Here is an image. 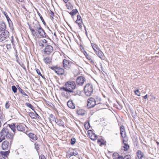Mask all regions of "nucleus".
Listing matches in <instances>:
<instances>
[{
  "label": "nucleus",
  "mask_w": 159,
  "mask_h": 159,
  "mask_svg": "<svg viewBox=\"0 0 159 159\" xmlns=\"http://www.w3.org/2000/svg\"><path fill=\"white\" fill-rule=\"evenodd\" d=\"M76 84L74 81H68L66 82L65 85V87H62L60 88L61 90H63L66 92L69 93H74L73 95H76L79 93H80V92L79 91L76 92H74L73 90L75 89L76 87Z\"/></svg>",
  "instance_id": "f257e3e1"
},
{
  "label": "nucleus",
  "mask_w": 159,
  "mask_h": 159,
  "mask_svg": "<svg viewBox=\"0 0 159 159\" xmlns=\"http://www.w3.org/2000/svg\"><path fill=\"white\" fill-rule=\"evenodd\" d=\"M14 135L10 132L7 127H3L0 132V143L4 139H9L11 142L13 139Z\"/></svg>",
  "instance_id": "f03ea898"
},
{
  "label": "nucleus",
  "mask_w": 159,
  "mask_h": 159,
  "mask_svg": "<svg viewBox=\"0 0 159 159\" xmlns=\"http://www.w3.org/2000/svg\"><path fill=\"white\" fill-rule=\"evenodd\" d=\"M32 34L36 38H39V35L42 37L44 38L46 36V33L42 28L35 29H31Z\"/></svg>",
  "instance_id": "7ed1b4c3"
},
{
  "label": "nucleus",
  "mask_w": 159,
  "mask_h": 159,
  "mask_svg": "<svg viewBox=\"0 0 159 159\" xmlns=\"http://www.w3.org/2000/svg\"><path fill=\"white\" fill-rule=\"evenodd\" d=\"M84 92L85 94L88 96H91L93 92V86L91 84H87L84 86Z\"/></svg>",
  "instance_id": "20e7f679"
},
{
  "label": "nucleus",
  "mask_w": 159,
  "mask_h": 159,
  "mask_svg": "<svg viewBox=\"0 0 159 159\" xmlns=\"http://www.w3.org/2000/svg\"><path fill=\"white\" fill-rule=\"evenodd\" d=\"M100 103L98 101L92 98H89L87 100V106L89 108L93 107L96 105Z\"/></svg>",
  "instance_id": "39448f33"
},
{
  "label": "nucleus",
  "mask_w": 159,
  "mask_h": 159,
  "mask_svg": "<svg viewBox=\"0 0 159 159\" xmlns=\"http://www.w3.org/2000/svg\"><path fill=\"white\" fill-rule=\"evenodd\" d=\"M44 50V55L46 56L50 55L53 51V47L50 45H47L45 47Z\"/></svg>",
  "instance_id": "423d86ee"
},
{
  "label": "nucleus",
  "mask_w": 159,
  "mask_h": 159,
  "mask_svg": "<svg viewBox=\"0 0 159 159\" xmlns=\"http://www.w3.org/2000/svg\"><path fill=\"white\" fill-rule=\"evenodd\" d=\"M9 33L7 30L2 31L0 34V42L5 40L9 37Z\"/></svg>",
  "instance_id": "0eeeda50"
},
{
  "label": "nucleus",
  "mask_w": 159,
  "mask_h": 159,
  "mask_svg": "<svg viewBox=\"0 0 159 159\" xmlns=\"http://www.w3.org/2000/svg\"><path fill=\"white\" fill-rule=\"evenodd\" d=\"M73 63L70 62L66 59H64L63 61V65L64 68L66 69H69L71 68V64Z\"/></svg>",
  "instance_id": "6e6552de"
},
{
  "label": "nucleus",
  "mask_w": 159,
  "mask_h": 159,
  "mask_svg": "<svg viewBox=\"0 0 159 159\" xmlns=\"http://www.w3.org/2000/svg\"><path fill=\"white\" fill-rule=\"evenodd\" d=\"M42 28L41 26L38 22L36 21L33 22L32 25L31 26H29L30 29L31 31V29L34 30L35 29H41Z\"/></svg>",
  "instance_id": "1a4fd4ad"
},
{
  "label": "nucleus",
  "mask_w": 159,
  "mask_h": 159,
  "mask_svg": "<svg viewBox=\"0 0 159 159\" xmlns=\"http://www.w3.org/2000/svg\"><path fill=\"white\" fill-rule=\"evenodd\" d=\"M10 147V145L8 141H4L2 144V148L3 150H7Z\"/></svg>",
  "instance_id": "9d476101"
},
{
  "label": "nucleus",
  "mask_w": 159,
  "mask_h": 159,
  "mask_svg": "<svg viewBox=\"0 0 159 159\" xmlns=\"http://www.w3.org/2000/svg\"><path fill=\"white\" fill-rule=\"evenodd\" d=\"M136 153L137 157H136V159H145L144 154L141 150H138Z\"/></svg>",
  "instance_id": "9b49d317"
},
{
  "label": "nucleus",
  "mask_w": 159,
  "mask_h": 159,
  "mask_svg": "<svg viewBox=\"0 0 159 159\" xmlns=\"http://www.w3.org/2000/svg\"><path fill=\"white\" fill-rule=\"evenodd\" d=\"M85 78L83 76L78 77L76 79V83L77 84L82 85L85 81Z\"/></svg>",
  "instance_id": "f8f14e48"
},
{
  "label": "nucleus",
  "mask_w": 159,
  "mask_h": 159,
  "mask_svg": "<svg viewBox=\"0 0 159 159\" xmlns=\"http://www.w3.org/2000/svg\"><path fill=\"white\" fill-rule=\"evenodd\" d=\"M25 125L20 124L16 125V128L18 131L24 132L25 130Z\"/></svg>",
  "instance_id": "ddd939ff"
},
{
  "label": "nucleus",
  "mask_w": 159,
  "mask_h": 159,
  "mask_svg": "<svg viewBox=\"0 0 159 159\" xmlns=\"http://www.w3.org/2000/svg\"><path fill=\"white\" fill-rule=\"evenodd\" d=\"M120 134L121 137L124 138L126 136V133L125 131V127L123 125H121L120 128Z\"/></svg>",
  "instance_id": "4468645a"
},
{
  "label": "nucleus",
  "mask_w": 159,
  "mask_h": 159,
  "mask_svg": "<svg viewBox=\"0 0 159 159\" xmlns=\"http://www.w3.org/2000/svg\"><path fill=\"white\" fill-rule=\"evenodd\" d=\"M38 44L40 47H46L48 45L47 41L45 39H42L39 41Z\"/></svg>",
  "instance_id": "2eb2a0df"
},
{
  "label": "nucleus",
  "mask_w": 159,
  "mask_h": 159,
  "mask_svg": "<svg viewBox=\"0 0 159 159\" xmlns=\"http://www.w3.org/2000/svg\"><path fill=\"white\" fill-rule=\"evenodd\" d=\"M9 153L10 152L8 151H1L0 152V154L2 157L1 159H6V158H7Z\"/></svg>",
  "instance_id": "dca6fc26"
},
{
  "label": "nucleus",
  "mask_w": 159,
  "mask_h": 159,
  "mask_svg": "<svg viewBox=\"0 0 159 159\" xmlns=\"http://www.w3.org/2000/svg\"><path fill=\"white\" fill-rule=\"evenodd\" d=\"M55 72L59 75H63L65 73V70L62 68L57 67Z\"/></svg>",
  "instance_id": "f3484780"
},
{
  "label": "nucleus",
  "mask_w": 159,
  "mask_h": 159,
  "mask_svg": "<svg viewBox=\"0 0 159 159\" xmlns=\"http://www.w3.org/2000/svg\"><path fill=\"white\" fill-rule=\"evenodd\" d=\"M16 126L15 124H8V126L6 127H7L8 129L9 130V131L10 132V129H11L14 133H15L16 131Z\"/></svg>",
  "instance_id": "a211bd4d"
},
{
  "label": "nucleus",
  "mask_w": 159,
  "mask_h": 159,
  "mask_svg": "<svg viewBox=\"0 0 159 159\" xmlns=\"http://www.w3.org/2000/svg\"><path fill=\"white\" fill-rule=\"evenodd\" d=\"M55 122L59 126L65 127L64 123L62 120L57 119L56 120H55Z\"/></svg>",
  "instance_id": "6ab92c4d"
},
{
  "label": "nucleus",
  "mask_w": 159,
  "mask_h": 159,
  "mask_svg": "<svg viewBox=\"0 0 159 159\" xmlns=\"http://www.w3.org/2000/svg\"><path fill=\"white\" fill-rule=\"evenodd\" d=\"M95 53L101 59H103L104 54L100 49L98 52H96Z\"/></svg>",
  "instance_id": "aec40b11"
},
{
  "label": "nucleus",
  "mask_w": 159,
  "mask_h": 159,
  "mask_svg": "<svg viewBox=\"0 0 159 159\" xmlns=\"http://www.w3.org/2000/svg\"><path fill=\"white\" fill-rule=\"evenodd\" d=\"M28 135L31 139L34 141L36 140L37 139V137L36 135L33 133H29Z\"/></svg>",
  "instance_id": "412c9836"
},
{
  "label": "nucleus",
  "mask_w": 159,
  "mask_h": 159,
  "mask_svg": "<svg viewBox=\"0 0 159 159\" xmlns=\"http://www.w3.org/2000/svg\"><path fill=\"white\" fill-rule=\"evenodd\" d=\"M91 45L95 53L97 52H98L100 49L98 45L92 43Z\"/></svg>",
  "instance_id": "4be33fe9"
},
{
  "label": "nucleus",
  "mask_w": 159,
  "mask_h": 159,
  "mask_svg": "<svg viewBox=\"0 0 159 159\" xmlns=\"http://www.w3.org/2000/svg\"><path fill=\"white\" fill-rule=\"evenodd\" d=\"M122 156L120 155L117 152H114L112 155V157L114 159H120V157Z\"/></svg>",
  "instance_id": "5701e85b"
},
{
  "label": "nucleus",
  "mask_w": 159,
  "mask_h": 159,
  "mask_svg": "<svg viewBox=\"0 0 159 159\" xmlns=\"http://www.w3.org/2000/svg\"><path fill=\"white\" fill-rule=\"evenodd\" d=\"M68 106L71 108L74 109L75 106L74 105L72 101H69L67 102Z\"/></svg>",
  "instance_id": "b1692460"
},
{
  "label": "nucleus",
  "mask_w": 159,
  "mask_h": 159,
  "mask_svg": "<svg viewBox=\"0 0 159 159\" xmlns=\"http://www.w3.org/2000/svg\"><path fill=\"white\" fill-rule=\"evenodd\" d=\"M77 113L78 115L83 116L85 114L86 111L84 110L80 109L77 111Z\"/></svg>",
  "instance_id": "393cba45"
},
{
  "label": "nucleus",
  "mask_w": 159,
  "mask_h": 159,
  "mask_svg": "<svg viewBox=\"0 0 159 159\" xmlns=\"http://www.w3.org/2000/svg\"><path fill=\"white\" fill-rule=\"evenodd\" d=\"M6 28V26L5 24L3 22H0V30H5Z\"/></svg>",
  "instance_id": "a878e982"
},
{
  "label": "nucleus",
  "mask_w": 159,
  "mask_h": 159,
  "mask_svg": "<svg viewBox=\"0 0 159 159\" xmlns=\"http://www.w3.org/2000/svg\"><path fill=\"white\" fill-rule=\"evenodd\" d=\"M84 53L87 59L90 60V61L92 63L93 62V61L91 58V57L87 54L86 52L84 51Z\"/></svg>",
  "instance_id": "bb28decb"
},
{
  "label": "nucleus",
  "mask_w": 159,
  "mask_h": 159,
  "mask_svg": "<svg viewBox=\"0 0 159 159\" xmlns=\"http://www.w3.org/2000/svg\"><path fill=\"white\" fill-rule=\"evenodd\" d=\"M66 6L67 9L69 10H72L73 8V5L70 2L67 3Z\"/></svg>",
  "instance_id": "cd10ccee"
},
{
  "label": "nucleus",
  "mask_w": 159,
  "mask_h": 159,
  "mask_svg": "<svg viewBox=\"0 0 159 159\" xmlns=\"http://www.w3.org/2000/svg\"><path fill=\"white\" fill-rule=\"evenodd\" d=\"M4 14L5 15V16L8 23L9 24H10L11 22H12L11 20H10V18H9V17L8 16L7 13L6 12H4Z\"/></svg>",
  "instance_id": "c85d7f7f"
},
{
  "label": "nucleus",
  "mask_w": 159,
  "mask_h": 159,
  "mask_svg": "<svg viewBox=\"0 0 159 159\" xmlns=\"http://www.w3.org/2000/svg\"><path fill=\"white\" fill-rule=\"evenodd\" d=\"M78 12V11L76 9H73L69 13V14L71 16H73L75 15Z\"/></svg>",
  "instance_id": "c756f323"
},
{
  "label": "nucleus",
  "mask_w": 159,
  "mask_h": 159,
  "mask_svg": "<svg viewBox=\"0 0 159 159\" xmlns=\"http://www.w3.org/2000/svg\"><path fill=\"white\" fill-rule=\"evenodd\" d=\"M18 89L19 91L22 94L24 95H25V96H28L25 93L23 89H21L19 86H18Z\"/></svg>",
  "instance_id": "7c9ffc66"
},
{
  "label": "nucleus",
  "mask_w": 159,
  "mask_h": 159,
  "mask_svg": "<svg viewBox=\"0 0 159 159\" xmlns=\"http://www.w3.org/2000/svg\"><path fill=\"white\" fill-rule=\"evenodd\" d=\"M124 146L123 147V149L125 151H127L129 148V146L124 143Z\"/></svg>",
  "instance_id": "2f4dec72"
},
{
  "label": "nucleus",
  "mask_w": 159,
  "mask_h": 159,
  "mask_svg": "<svg viewBox=\"0 0 159 159\" xmlns=\"http://www.w3.org/2000/svg\"><path fill=\"white\" fill-rule=\"evenodd\" d=\"M25 105L27 107L31 109L33 111H34V107L30 104L27 102L25 104Z\"/></svg>",
  "instance_id": "473e14b6"
},
{
  "label": "nucleus",
  "mask_w": 159,
  "mask_h": 159,
  "mask_svg": "<svg viewBox=\"0 0 159 159\" xmlns=\"http://www.w3.org/2000/svg\"><path fill=\"white\" fill-rule=\"evenodd\" d=\"M120 159H131V156L129 155H127L125 156L124 157H123L122 156L121 157H120Z\"/></svg>",
  "instance_id": "72a5a7b5"
},
{
  "label": "nucleus",
  "mask_w": 159,
  "mask_h": 159,
  "mask_svg": "<svg viewBox=\"0 0 159 159\" xmlns=\"http://www.w3.org/2000/svg\"><path fill=\"white\" fill-rule=\"evenodd\" d=\"M43 61L46 64H49L50 61L49 58L48 57H46L43 59Z\"/></svg>",
  "instance_id": "f704fd0d"
},
{
  "label": "nucleus",
  "mask_w": 159,
  "mask_h": 159,
  "mask_svg": "<svg viewBox=\"0 0 159 159\" xmlns=\"http://www.w3.org/2000/svg\"><path fill=\"white\" fill-rule=\"evenodd\" d=\"M37 13H38V15L39 16L42 22H43V24L44 25H45L46 23H45L43 17H42V15L40 14V13H39V11H37Z\"/></svg>",
  "instance_id": "c9c22d12"
},
{
  "label": "nucleus",
  "mask_w": 159,
  "mask_h": 159,
  "mask_svg": "<svg viewBox=\"0 0 159 159\" xmlns=\"http://www.w3.org/2000/svg\"><path fill=\"white\" fill-rule=\"evenodd\" d=\"M77 19L76 21L75 22H77L78 21H80V22H82V20L80 16L78 15L77 16Z\"/></svg>",
  "instance_id": "e433bc0d"
},
{
  "label": "nucleus",
  "mask_w": 159,
  "mask_h": 159,
  "mask_svg": "<svg viewBox=\"0 0 159 159\" xmlns=\"http://www.w3.org/2000/svg\"><path fill=\"white\" fill-rule=\"evenodd\" d=\"M12 91L14 93H16L17 92V88L15 85L12 86Z\"/></svg>",
  "instance_id": "4c0bfd02"
},
{
  "label": "nucleus",
  "mask_w": 159,
  "mask_h": 159,
  "mask_svg": "<svg viewBox=\"0 0 159 159\" xmlns=\"http://www.w3.org/2000/svg\"><path fill=\"white\" fill-rule=\"evenodd\" d=\"M34 145L35 148L37 151H38L39 150V145H38L37 143H34Z\"/></svg>",
  "instance_id": "58836bf2"
},
{
  "label": "nucleus",
  "mask_w": 159,
  "mask_h": 159,
  "mask_svg": "<svg viewBox=\"0 0 159 159\" xmlns=\"http://www.w3.org/2000/svg\"><path fill=\"white\" fill-rule=\"evenodd\" d=\"M10 103L9 101L7 102L5 104V107L6 109H8L9 107Z\"/></svg>",
  "instance_id": "ea45409f"
},
{
  "label": "nucleus",
  "mask_w": 159,
  "mask_h": 159,
  "mask_svg": "<svg viewBox=\"0 0 159 159\" xmlns=\"http://www.w3.org/2000/svg\"><path fill=\"white\" fill-rule=\"evenodd\" d=\"M49 15H50V16L51 18L52 19H53V17L54 15V13H53V12L52 11H50V12L49 13Z\"/></svg>",
  "instance_id": "a19ab883"
},
{
  "label": "nucleus",
  "mask_w": 159,
  "mask_h": 159,
  "mask_svg": "<svg viewBox=\"0 0 159 159\" xmlns=\"http://www.w3.org/2000/svg\"><path fill=\"white\" fill-rule=\"evenodd\" d=\"M34 111L35 112V114L34 115V117H33V118H35V117L39 119L40 117V116L34 110Z\"/></svg>",
  "instance_id": "79ce46f5"
},
{
  "label": "nucleus",
  "mask_w": 159,
  "mask_h": 159,
  "mask_svg": "<svg viewBox=\"0 0 159 159\" xmlns=\"http://www.w3.org/2000/svg\"><path fill=\"white\" fill-rule=\"evenodd\" d=\"M134 93L137 96H140V93L139 92L138 89H137L136 90H135L134 91Z\"/></svg>",
  "instance_id": "37998d69"
},
{
  "label": "nucleus",
  "mask_w": 159,
  "mask_h": 159,
  "mask_svg": "<svg viewBox=\"0 0 159 159\" xmlns=\"http://www.w3.org/2000/svg\"><path fill=\"white\" fill-rule=\"evenodd\" d=\"M75 138L72 139L71 140V144L72 145H74L75 143Z\"/></svg>",
  "instance_id": "c03bdc74"
},
{
  "label": "nucleus",
  "mask_w": 159,
  "mask_h": 159,
  "mask_svg": "<svg viewBox=\"0 0 159 159\" xmlns=\"http://www.w3.org/2000/svg\"><path fill=\"white\" fill-rule=\"evenodd\" d=\"M36 72L37 73V74L39 75H40V76H41L43 78V76L41 74V73H40V72L39 70L38 69H36Z\"/></svg>",
  "instance_id": "a18cd8bd"
},
{
  "label": "nucleus",
  "mask_w": 159,
  "mask_h": 159,
  "mask_svg": "<svg viewBox=\"0 0 159 159\" xmlns=\"http://www.w3.org/2000/svg\"><path fill=\"white\" fill-rule=\"evenodd\" d=\"M76 23H77L78 25H79V26L80 27V29H81L82 28V22H80V21H78V22H76Z\"/></svg>",
  "instance_id": "49530a36"
},
{
  "label": "nucleus",
  "mask_w": 159,
  "mask_h": 159,
  "mask_svg": "<svg viewBox=\"0 0 159 159\" xmlns=\"http://www.w3.org/2000/svg\"><path fill=\"white\" fill-rule=\"evenodd\" d=\"M84 125L85 126V129H88L89 128V123L88 124L86 123Z\"/></svg>",
  "instance_id": "de8ad7c7"
},
{
  "label": "nucleus",
  "mask_w": 159,
  "mask_h": 159,
  "mask_svg": "<svg viewBox=\"0 0 159 159\" xmlns=\"http://www.w3.org/2000/svg\"><path fill=\"white\" fill-rule=\"evenodd\" d=\"M18 63L20 64V65L22 67H23V68H24V69H26V68H25V66H24V64L22 63H20V62H18Z\"/></svg>",
  "instance_id": "09e8293b"
},
{
  "label": "nucleus",
  "mask_w": 159,
  "mask_h": 159,
  "mask_svg": "<svg viewBox=\"0 0 159 159\" xmlns=\"http://www.w3.org/2000/svg\"><path fill=\"white\" fill-rule=\"evenodd\" d=\"M77 153H76V152H70V155L71 156H75L77 155Z\"/></svg>",
  "instance_id": "8fccbe9b"
},
{
  "label": "nucleus",
  "mask_w": 159,
  "mask_h": 159,
  "mask_svg": "<svg viewBox=\"0 0 159 159\" xmlns=\"http://www.w3.org/2000/svg\"><path fill=\"white\" fill-rule=\"evenodd\" d=\"M57 67L56 66L51 67H50L51 69L54 71L55 72H56V70L57 69Z\"/></svg>",
  "instance_id": "3c124183"
},
{
  "label": "nucleus",
  "mask_w": 159,
  "mask_h": 159,
  "mask_svg": "<svg viewBox=\"0 0 159 159\" xmlns=\"http://www.w3.org/2000/svg\"><path fill=\"white\" fill-rule=\"evenodd\" d=\"M40 158L41 159H46V158L44 157V155L43 154H41V155Z\"/></svg>",
  "instance_id": "603ef678"
},
{
  "label": "nucleus",
  "mask_w": 159,
  "mask_h": 159,
  "mask_svg": "<svg viewBox=\"0 0 159 159\" xmlns=\"http://www.w3.org/2000/svg\"><path fill=\"white\" fill-rule=\"evenodd\" d=\"M6 46L7 49H9L11 48V45L10 44H7Z\"/></svg>",
  "instance_id": "864d4df0"
},
{
  "label": "nucleus",
  "mask_w": 159,
  "mask_h": 159,
  "mask_svg": "<svg viewBox=\"0 0 159 159\" xmlns=\"http://www.w3.org/2000/svg\"><path fill=\"white\" fill-rule=\"evenodd\" d=\"M97 138V135H94V138H91V139L93 140H96Z\"/></svg>",
  "instance_id": "5fc2aeb1"
},
{
  "label": "nucleus",
  "mask_w": 159,
  "mask_h": 159,
  "mask_svg": "<svg viewBox=\"0 0 159 159\" xmlns=\"http://www.w3.org/2000/svg\"><path fill=\"white\" fill-rule=\"evenodd\" d=\"M29 115L30 116H31V117H32L33 116H34V114L33 112H31L29 113Z\"/></svg>",
  "instance_id": "6e6d98bb"
},
{
  "label": "nucleus",
  "mask_w": 159,
  "mask_h": 159,
  "mask_svg": "<svg viewBox=\"0 0 159 159\" xmlns=\"http://www.w3.org/2000/svg\"><path fill=\"white\" fill-rule=\"evenodd\" d=\"M50 117H51L52 118H53V121L54 120H56L55 117L52 114L51 115Z\"/></svg>",
  "instance_id": "4d7b16f0"
},
{
  "label": "nucleus",
  "mask_w": 159,
  "mask_h": 159,
  "mask_svg": "<svg viewBox=\"0 0 159 159\" xmlns=\"http://www.w3.org/2000/svg\"><path fill=\"white\" fill-rule=\"evenodd\" d=\"M148 98V96H147V95H145V96H144L143 97V98L144 99H146L147 98Z\"/></svg>",
  "instance_id": "13d9d810"
},
{
  "label": "nucleus",
  "mask_w": 159,
  "mask_h": 159,
  "mask_svg": "<svg viewBox=\"0 0 159 159\" xmlns=\"http://www.w3.org/2000/svg\"><path fill=\"white\" fill-rule=\"evenodd\" d=\"M63 1L66 3L68 2V0H63Z\"/></svg>",
  "instance_id": "bf43d9fd"
},
{
  "label": "nucleus",
  "mask_w": 159,
  "mask_h": 159,
  "mask_svg": "<svg viewBox=\"0 0 159 159\" xmlns=\"http://www.w3.org/2000/svg\"><path fill=\"white\" fill-rule=\"evenodd\" d=\"M17 0L20 2H23L24 1V0Z\"/></svg>",
  "instance_id": "052dcab7"
},
{
  "label": "nucleus",
  "mask_w": 159,
  "mask_h": 159,
  "mask_svg": "<svg viewBox=\"0 0 159 159\" xmlns=\"http://www.w3.org/2000/svg\"><path fill=\"white\" fill-rule=\"evenodd\" d=\"M104 144V143H101L100 144V146H101L102 145Z\"/></svg>",
  "instance_id": "680f3d73"
},
{
  "label": "nucleus",
  "mask_w": 159,
  "mask_h": 159,
  "mask_svg": "<svg viewBox=\"0 0 159 159\" xmlns=\"http://www.w3.org/2000/svg\"><path fill=\"white\" fill-rule=\"evenodd\" d=\"M11 43H13V39H12L11 40Z\"/></svg>",
  "instance_id": "e2e57ef3"
},
{
  "label": "nucleus",
  "mask_w": 159,
  "mask_h": 159,
  "mask_svg": "<svg viewBox=\"0 0 159 159\" xmlns=\"http://www.w3.org/2000/svg\"><path fill=\"white\" fill-rule=\"evenodd\" d=\"M85 33H87V31H86V27H85Z\"/></svg>",
  "instance_id": "0e129e2a"
},
{
  "label": "nucleus",
  "mask_w": 159,
  "mask_h": 159,
  "mask_svg": "<svg viewBox=\"0 0 159 159\" xmlns=\"http://www.w3.org/2000/svg\"><path fill=\"white\" fill-rule=\"evenodd\" d=\"M1 117H2V115H1V113L0 112V119H1Z\"/></svg>",
  "instance_id": "69168bd1"
},
{
  "label": "nucleus",
  "mask_w": 159,
  "mask_h": 159,
  "mask_svg": "<svg viewBox=\"0 0 159 159\" xmlns=\"http://www.w3.org/2000/svg\"><path fill=\"white\" fill-rule=\"evenodd\" d=\"M157 145H159V142H157Z\"/></svg>",
  "instance_id": "338daca9"
}]
</instances>
